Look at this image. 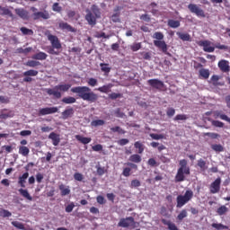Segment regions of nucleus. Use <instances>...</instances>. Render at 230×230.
Returning <instances> with one entry per match:
<instances>
[{"label": "nucleus", "mask_w": 230, "mask_h": 230, "mask_svg": "<svg viewBox=\"0 0 230 230\" xmlns=\"http://www.w3.org/2000/svg\"><path fill=\"white\" fill-rule=\"evenodd\" d=\"M71 93L78 94L81 100L89 102L90 103H96L98 102V94L93 92L88 86H75L71 88Z\"/></svg>", "instance_id": "1"}, {"label": "nucleus", "mask_w": 230, "mask_h": 230, "mask_svg": "<svg viewBox=\"0 0 230 230\" xmlns=\"http://www.w3.org/2000/svg\"><path fill=\"white\" fill-rule=\"evenodd\" d=\"M84 19L90 26H96L97 19H102V9L97 4H92L91 10L86 9Z\"/></svg>", "instance_id": "2"}, {"label": "nucleus", "mask_w": 230, "mask_h": 230, "mask_svg": "<svg viewBox=\"0 0 230 230\" xmlns=\"http://www.w3.org/2000/svg\"><path fill=\"white\" fill-rule=\"evenodd\" d=\"M180 168L177 170V173L174 177L175 182H184L186 181V175H190V169L188 166V160L182 159L179 161Z\"/></svg>", "instance_id": "3"}, {"label": "nucleus", "mask_w": 230, "mask_h": 230, "mask_svg": "<svg viewBox=\"0 0 230 230\" xmlns=\"http://www.w3.org/2000/svg\"><path fill=\"white\" fill-rule=\"evenodd\" d=\"M47 39L51 44V47H49L48 53L49 55H60V51L62 50V42H60L58 36L49 33L47 35Z\"/></svg>", "instance_id": "4"}, {"label": "nucleus", "mask_w": 230, "mask_h": 230, "mask_svg": "<svg viewBox=\"0 0 230 230\" xmlns=\"http://www.w3.org/2000/svg\"><path fill=\"white\" fill-rule=\"evenodd\" d=\"M69 89H71V84H61L56 85L53 89H47L46 93L49 94V96H54V98H57V100H60V98H62V93H67Z\"/></svg>", "instance_id": "5"}, {"label": "nucleus", "mask_w": 230, "mask_h": 230, "mask_svg": "<svg viewBox=\"0 0 230 230\" xmlns=\"http://www.w3.org/2000/svg\"><path fill=\"white\" fill-rule=\"evenodd\" d=\"M153 39H155L153 43L155 48H158V49H161L163 53L165 55H170L168 53V45L166 44V41H164V34L161 31H156L153 34Z\"/></svg>", "instance_id": "6"}, {"label": "nucleus", "mask_w": 230, "mask_h": 230, "mask_svg": "<svg viewBox=\"0 0 230 230\" xmlns=\"http://www.w3.org/2000/svg\"><path fill=\"white\" fill-rule=\"evenodd\" d=\"M193 199V190H187L184 193V195H178L176 198V208H182L183 206H186L190 200Z\"/></svg>", "instance_id": "7"}, {"label": "nucleus", "mask_w": 230, "mask_h": 230, "mask_svg": "<svg viewBox=\"0 0 230 230\" xmlns=\"http://www.w3.org/2000/svg\"><path fill=\"white\" fill-rule=\"evenodd\" d=\"M36 7H31V12H33L32 13V19L33 21H39V19H43V21H48V19H51V14H49V12L47 10L37 12Z\"/></svg>", "instance_id": "8"}, {"label": "nucleus", "mask_w": 230, "mask_h": 230, "mask_svg": "<svg viewBox=\"0 0 230 230\" xmlns=\"http://www.w3.org/2000/svg\"><path fill=\"white\" fill-rule=\"evenodd\" d=\"M147 84L153 89H156V91L162 92L166 90L164 83L159 79H149L147 80Z\"/></svg>", "instance_id": "9"}, {"label": "nucleus", "mask_w": 230, "mask_h": 230, "mask_svg": "<svg viewBox=\"0 0 230 230\" xmlns=\"http://www.w3.org/2000/svg\"><path fill=\"white\" fill-rule=\"evenodd\" d=\"M188 9L190 10V13H195L197 17H206V13L202 8L199 7L196 4H190L188 5Z\"/></svg>", "instance_id": "10"}, {"label": "nucleus", "mask_w": 230, "mask_h": 230, "mask_svg": "<svg viewBox=\"0 0 230 230\" xmlns=\"http://www.w3.org/2000/svg\"><path fill=\"white\" fill-rule=\"evenodd\" d=\"M199 46L203 48V51L205 53H213L215 51V47H213V43L208 40L199 41Z\"/></svg>", "instance_id": "11"}, {"label": "nucleus", "mask_w": 230, "mask_h": 230, "mask_svg": "<svg viewBox=\"0 0 230 230\" xmlns=\"http://www.w3.org/2000/svg\"><path fill=\"white\" fill-rule=\"evenodd\" d=\"M129 161L130 163L126 164L127 166H130L133 170H137V164L138 163H141L142 158L141 155L135 154L129 156ZM134 163H136L137 164Z\"/></svg>", "instance_id": "12"}, {"label": "nucleus", "mask_w": 230, "mask_h": 230, "mask_svg": "<svg viewBox=\"0 0 230 230\" xmlns=\"http://www.w3.org/2000/svg\"><path fill=\"white\" fill-rule=\"evenodd\" d=\"M14 12L22 21H30V12L24 8H16Z\"/></svg>", "instance_id": "13"}, {"label": "nucleus", "mask_w": 230, "mask_h": 230, "mask_svg": "<svg viewBox=\"0 0 230 230\" xmlns=\"http://www.w3.org/2000/svg\"><path fill=\"white\" fill-rule=\"evenodd\" d=\"M56 112H58V107L41 108L39 110L38 116H48V114H55Z\"/></svg>", "instance_id": "14"}, {"label": "nucleus", "mask_w": 230, "mask_h": 230, "mask_svg": "<svg viewBox=\"0 0 230 230\" xmlns=\"http://www.w3.org/2000/svg\"><path fill=\"white\" fill-rule=\"evenodd\" d=\"M134 224H135L134 217H128L126 218H121L118 223V226L119 227H130L134 226Z\"/></svg>", "instance_id": "15"}, {"label": "nucleus", "mask_w": 230, "mask_h": 230, "mask_svg": "<svg viewBox=\"0 0 230 230\" xmlns=\"http://www.w3.org/2000/svg\"><path fill=\"white\" fill-rule=\"evenodd\" d=\"M37 75H39V71L33 70V69H30L23 72V76H24L23 82L25 83L33 82V78H31V76H37Z\"/></svg>", "instance_id": "16"}, {"label": "nucleus", "mask_w": 230, "mask_h": 230, "mask_svg": "<svg viewBox=\"0 0 230 230\" xmlns=\"http://www.w3.org/2000/svg\"><path fill=\"white\" fill-rule=\"evenodd\" d=\"M222 180L220 178H217L210 185V193H218L220 191V184Z\"/></svg>", "instance_id": "17"}, {"label": "nucleus", "mask_w": 230, "mask_h": 230, "mask_svg": "<svg viewBox=\"0 0 230 230\" xmlns=\"http://www.w3.org/2000/svg\"><path fill=\"white\" fill-rule=\"evenodd\" d=\"M217 66L220 71H222V73H229L230 71L229 61L226 59H222L218 62Z\"/></svg>", "instance_id": "18"}, {"label": "nucleus", "mask_w": 230, "mask_h": 230, "mask_svg": "<svg viewBox=\"0 0 230 230\" xmlns=\"http://www.w3.org/2000/svg\"><path fill=\"white\" fill-rule=\"evenodd\" d=\"M49 139H51L52 141V145L54 146H58V145L60 144V135L55 133V132H51L49 135Z\"/></svg>", "instance_id": "19"}, {"label": "nucleus", "mask_w": 230, "mask_h": 230, "mask_svg": "<svg viewBox=\"0 0 230 230\" xmlns=\"http://www.w3.org/2000/svg\"><path fill=\"white\" fill-rule=\"evenodd\" d=\"M60 30H66V31H70L71 33H76V29L73 26L69 25L67 22H61L58 24Z\"/></svg>", "instance_id": "20"}, {"label": "nucleus", "mask_w": 230, "mask_h": 230, "mask_svg": "<svg viewBox=\"0 0 230 230\" xmlns=\"http://www.w3.org/2000/svg\"><path fill=\"white\" fill-rule=\"evenodd\" d=\"M58 190L60 191L61 197H66L71 194V189H69V186H66L64 183H61L58 186Z\"/></svg>", "instance_id": "21"}, {"label": "nucleus", "mask_w": 230, "mask_h": 230, "mask_svg": "<svg viewBox=\"0 0 230 230\" xmlns=\"http://www.w3.org/2000/svg\"><path fill=\"white\" fill-rule=\"evenodd\" d=\"M30 177V173L28 172H24L22 176L18 179V184L21 188H26V179Z\"/></svg>", "instance_id": "22"}, {"label": "nucleus", "mask_w": 230, "mask_h": 230, "mask_svg": "<svg viewBox=\"0 0 230 230\" xmlns=\"http://www.w3.org/2000/svg\"><path fill=\"white\" fill-rule=\"evenodd\" d=\"M112 87H114L113 84H108L97 88V91H99V93H104V94H107L108 93H111V89H112Z\"/></svg>", "instance_id": "23"}, {"label": "nucleus", "mask_w": 230, "mask_h": 230, "mask_svg": "<svg viewBox=\"0 0 230 230\" xmlns=\"http://www.w3.org/2000/svg\"><path fill=\"white\" fill-rule=\"evenodd\" d=\"M74 114L75 110L73 108H68L61 113V116L63 119H67L68 118H72Z\"/></svg>", "instance_id": "24"}, {"label": "nucleus", "mask_w": 230, "mask_h": 230, "mask_svg": "<svg viewBox=\"0 0 230 230\" xmlns=\"http://www.w3.org/2000/svg\"><path fill=\"white\" fill-rule=\"evenodd\" d=\"M176 35L182 40L183 42H191V36L189 33L184 32H177Z\"/></svg>", "instance_id": "25"}, {"label": "nucleus", "mask_w": 230, "mask_h": 230, "mask_svg": "<svg viewBox=\"0 0 230 230\" xmlns=\"http://www.w3.org/2000/svg\"><path fill=\"white\" fill-rule=\"evenodd\" d=\"M7 110H4L1 113H0V119H8V118H13V116H15V113L12 111H9L6 112Z\"/></svg>", "instance_id": "26"}, {"label": "nucleus", "mask_w": 230, "mask_h": 230, "mask_svg": "<svg viewBox=\"0 0 230 230\" xmlns=\"http://www.w3.org/2000/svg\"><path fill=\"white\" fill-rule=\"evenodd\" d=\"M75 139L77 141H79L80 143H82L83 145H89V143H91V141H93V139L91 137H82L81 135H76Z\"/></svg>", "instance_id": "27"}, {"label": "nucleus", "mask_w": 230, "mask_h": 230, "mask_svg": "<svg viewBox=\"0 0 230 230\" xmlns=\"http://www.w3.org/2000/svg\"><path fill=\"white\" fill-rule=\"evenodd\" d=\"M164 226H167L169 230H179L175 223H172L170 220L162 219Z\"/></svg>", "instance_id": "28"}, {"label": "nucleus", "mask_w": 230, "mask_h": 230, "mask_svg": "<svg viewBox=\"0 0 230 230\" xmlns=\"http://www.w3.org/2000/svg\"><path fill=\"white\" fill-rule=\"evenodd\" d=\"M101 71L104 73L105 76H109V73H111V66L107 63H101L100 64Z\"/></svg>", "instance_id": "29"}, {"label": "nucleus", "mask_w": 230, "mask_h": 230, "mask_svg": "<svg viewBox=\"0 0 230 230\" xmlns=\"http://www.w3.org/2000/svg\"><path fill=\"white\" fill-rule=\"evenodd\" d=\"M214 118L217 119H223V121H227L228 117L227 115L224 114V112H222V111H214Z\"/></svg>", "instance_id": "30"}, {"label": "nucleus", "mask_w": 230, "mask_h": 230, "mask_svg": "<svg viewBox=\"0 0 230 230\" xmlns=\"http://www.w3.org/2000/svg\"><path fill=\"white\" fill-rule=\"evenodd\" d=\"M33 60H46L48 54L45 52H38L32 56Z\"/></svg>", "instance_id": "31"}, {"label": "nucleus", "mask_w": 230, "mask_h": 230, "mask_svg": "<svg viewBox=\"0 0 230 230\" xmlns=\"http://www.w3.org/2000/svg\"><path fill=\"white\" fill-rule=\"evenodd\" d=\"M19 154L23 155V157H28L30 155V148H28L26 146H22L19 147Z\"/></svg>", "instance_id": "32"}, {"label": "nucleus", "mask_w": 230, "mask_h": 230, "mask_svg": "<svg viewBox=\"0 0 230 230\" xmlns=\"http://www.w3.org/2000/svg\"><path fill=\"white\" fill-rule=\"evenodd\" d=\"M19 193L20 195H22V197H24V199H27V200H33V198L31 197V195H30V192H28V190L20 189Z\"/></svg>", "instance_id": "33"}, {"label": "nucleus", "mask_w": 230, "mask_h": 230, "mask_svg": "<svg viewBox=\"0 0 230 230\" xmlns=\"http://www.w3.org/2000/svg\"><path fill=\"white\" fill-rule=\"evenodd\" d=\"M62 102L66 103V105H70L71 103H76V98L71 96L64 97L62 99Z\"/></svg>", "instance_id": "34"}, {"label": "nucleus", "mask_w": 230, "mask_h": 230, "mask_svg": "<svg viewBox=\"0 0 230 230\" xmlns=\"http://www.w3.org/2000/svg\"><path fill=\"white\" fill-rule=\"evenodd\" d=\"M0 15H9V17H13V13H12V11L3 6H1L0 8Z\"/></svg>", "instance_id": "35"}, {"label": "nucleus", "mask_w": 230, "mask_h": 230, "mask_svg": "<svg viewBox=\"0 0 230 230\" xmlns=\"http://www.w3.org/2000/svg\"><path fill=\"white\" fill-rule=\"evenodd\" d=\"M199 76H201L205 80H208V78H209V70L206 68H201L199 70Z\"/></svg>", "instance_id": "36"}, {"label": "nucleus", "mask_w": 230, "mask_h": 230, "mask_svg": "<svg viewBox=\"0 0 230 230\" xmlns=\"http://www.w3.org/2000/svg\"><path fill=\"white\" fill-rule=\"evenodd\" d=\"M167 24L169 28H179V26H181V22L175 20H168Z\"/></svg>", "instance_id": "37"}, {"label": "nucleus", "mask_w": 230, "mask_h": 230, "mask_svg": "<svg viewBox=\"0 0 230 230\" xmlns=\"http://www.w3.org/2000/svg\"><path fill=\"white\" fill-rule=\"evenodd\" d=\"M211 149L214 152H224V146H222L220 144H212L211 145Z\"/></svg>", "instance_id": "38"}, {"label": "nucleus", "mask_w": 230, "mask_h": 230, "mask_svg": "<svg viewBox=\"0 0 230 230\" xmlns=\"http://www.w3.org/2000/svg\"><path fill=\"white\" fill-rule=\"evenodd\" d=\"M25 66H27L28 67H37L39 66H41V64L40 61H37V60H29L27 61Z\"/></svg>", "instance_id": "39"}, {"label": "nucleus", "mask_w": 230, "mask_h": 230, "mask_svg": "<svg viewBox=\"0 0 230 230\" xmlns=\"http://www.w3.org/2000/svg\"><path fill=\"white\" fill-rule=\"evenodd\" d=\"M211 226L214 227V229H217V230L229 229V226H225L221 223H219V224L218 223H213L211 225Z\"/></svg>", "instance_id": "40"}, {"label": "nucleus", "mask_w": 230, "mask_h": 230, "mask_svg": "<svg viewBox=\"0 0 230 230\" xmlns=\"http://www.w3.org/2000/svg\"><path fill=\"white\" fill-rule=\"evenodd\" d=\"M20 31L22 32V35H33V30L28 29L26 27H21Z\"/></svg>", "instance_id": "41"}, {"label": "nucleus", "mask_w": 230, "mask_h": 230, "mask_svg": "<svg viewBox=\"0 0 230 230\" xmlns=\"http://www.w3.org/2000/svg\"><path fill=\"white\" fill-rule=\"evenodd\" d=\"M92 127H103L105 125V120L103 119H95L91 123Z\"/></svg>", "instance_id": "42"}, {"label": "nucleus", "mask_w": 230, "mask_h": 230, "mask_svg": "<svg viewBox=\"0 0 230 230\" xmlns=\"http://www.w3.org/2000/svg\"><path fill=\"white\" fill-rule=\"evenodd\" d=\"M208 121L211 122L213 127H217V128H223V127H224V122H222L220 120H213V119H208Z\"/></svg>", "instance_id": "43"}, {"label": "nucleus", "mask_w": 230, "mask_h": 230, "mask_svg": "<svg viewBox=\"0 0 230 230\" xmlns=\"http://www.w3.org/2000/svg\"><path fill=\"white\" fill-rule=\"evenodd\" d=\"M135 148L138 150V154H143V152H145V146H143V144L139 141L135 142Z\"/></svg>", "instance_id": "44"}, {"label": "nucleus", "mask_w": 230, "mask_h": 230, "mask_svg": "<svg viewBox=\"0 0 230 230\" xmlns=\"http://www.w3.org/2000/svg\"><path fill=\"white\" fill-rule=\"evenodd\" d=\"M188 119V115L186 114H178L174 117V121H186Z\"/></svg>", "instance_id": "45"}, {"label": "nucleus", "mask_w": 230, "mask_h": 230, "mask_svg": "<svg viewBox=\"0 0 230 230\" xmlns=\"http://www.w3.org/2000/svg\"><path fill=\"white\" fill-rule=\"evenodd\" d=\"M12 226H13V227H16V229L26 230L24 225L19 221H13Z\"/></svg>", "instance_id": "46"}, {"label": "nucleus", "mask_w": 230, "mask_h": 230, "mask_svg": "<svg viewBox=\"0 0 230 230\" xmlns=\"http://www.w3.org/2000/svg\"><path fill=\"white\" fill-rule=\"evenodd\" d=\"M198 166L199 168H200V170H202L203 172L205 170H208V167L206 166V161H204L202 158H200L199 160H198Z\"/></svg>", "instance_id": "47"}, {"label": "nucleus", "mask_w": 230, "mask_h": 230, "mask_svg": "<svg viewBox=\"0 0 230 230\" xmlns=\"http://www.w3.org/2000/svg\"><path fill=\"white\" fill-rule=\"evenodd\" d=\"M217 215H219L220 217H222V215H226V213H227V208L226 206H221L217 208Z\"/></svg>", "instance_id": "48"}, {"label": "nucleus", "mask_w": 230, "mask_h": 230, "mask_svg": "<svg viewBox=\"0 0 230 230\" xmlns=\"http://www.w3.org/2000/svg\"><path fill=\"white\" fill-rule=\"evenodd\" d=\"M87 84L90 87H96L98 85V79L91 77L88 79Z\"/></svg>", "instance_id": "49"}, {"label": "nucleus", "mask_w": 230, "mask_h": 230, "mask_svg": "<svg viewBox=\"0 0 230 230\" xmlns=\"http://www.w3.org/2000/svg\"><path fill=\"white\" fill-rule=\"evenodd\" d=\"M188 217V211L186 209H182L180 214L177 216L178 220H184Z\"/></svg>", "instance_id": "50"}, {"label": "nucleus", "mask_w": 230, "mask_h": 230, "mask_svg": "<svg viewBox=\"0 0 230 230\" xmlns=\"http://www.w3.org/2000/svg\"><path fill=\"white\" fill-rule=\"evenodd\" d=\"M111 132H118V134H125V129L121 128L119 126H116L113 128H111Z\"/></svg>", "instance_id": "51"}, {"label": "nucleus", "mask_w": 230, "mask_h": 230, "mask_svg": "<svg viewBox=\"0 0 230 230\" xmlns=\"http://www.w3.org/2000/svg\"><path fill=\"white\" fill-rule=\"evenodd\" d=\"M140 49H141V42L133 43V44L130 46V49H131V51H133V52L139 51Z\"/></svg>", "instance_id": "52"}, {"label": "nucleus", "mask_w": 230, "mask_h": 230, "mask_svg": "<svg viewBox=\"0 0 230 230\" xmlns=\"http://www.w3.org/2000/svg\"><path fill=\"white\" fill-rule=\"evenodd\" d=\"M110 100H118V98H123V94L117 93H111L109 94Z\"/></svg>", "instance_id": "53"}, {"label": "nucleus", "mask_w": 230, "mask_h": 230, "mask_svg": "<svg viewBox=\"0 0 230 230\" xmlns=\"http://www.w3.org/2000/svg\"><path fill=\"white\" fill-rule=\"evenodd\" d=\"M141 186V181L137 179L132 180L130 183V188H139Z\"/></svg>", "instance_id": "54"}, {"label": "nucleus", "mask_w": 230, "mask_h": 230, "mask_svg": "<svg viewBox=\"0 0 230 230\" xmlns=\"http://www.w3.org/2000/svg\"><path fill=\"white\" fill-rule=\"evenodd\" d=\"M53 12H57L58 13H60L62 12V6L58 3H54L52 5Z\"/></svg>", "instance_id": "55"}, {"label": "nucleus", "mask_w": 230, "mask_h": 230, "mask_svg": "<svg viewBox=\"0 0 230 230\" xmlns=\"http://www.w3.org/2000/svg\"><path fill=\"white\" fill-rule=\"evenodd\" d=\"M150 137H152V139H155V140L164 139V135L151 133Z\"/></svg>", "instance_id": "56"}, {"label": "nucleus", "mask_w": 230, "mask_h": 230, "mask_svg": "<svg viewBox=\"0 0 230 230\" xmlns=\"http://www.w3.org/2000/svg\"><path fill=\"white\" fill-rule=\"evenodd\" d=\"M0 215L4 218H7V217H12V212H10V211H8L6 209H2V211H0Z\"/></svg>", "instance_id": "57"}, {"label": "nucleus", "mask_w": 230, "mask_h": 230, "mask_svg": "<svg viewBox=\"0 0 230 230\" xmlns=\"http://www.w3.org/2000/svg\"><path fill=\"white\" fill-rule=\"evenodd\" d=\"M130 172H132V169L130 167H125L122 171V175L124 177H130Z\"/></svg>", "instance_id": "58"}, {"label": "nucleus", "mask_w": 230, "mask_h": 230, "mask_svg": "<svg viewBox=\"0 0 230 230\" xmlns=\"http://www.w3.org/2000/svg\"><path fill=\"white\" fill-rule=\"evenodd\" d=\"M75 181H78L79 182H82L84 181V174L80 172H75L74 174Z\"/></svg>", "instance_id": "59"}, {"label": "nucleus", "mask_w": 230, "mask_h": 230, "mask_svg": "<svg viewBox=\"0 0 230 230\" xmlns=\"http://www.w3.org/2000/svg\"><path fill=\"white\" fill-rule=\"evenodd\" d=\"M140 55H142L144 60H152V53L150 52H141Z\"/></svg>", "instance_id": "60"}, {"label": "nucleus", "mask_w": 230, "mask_h": 230, "mask_svg": "<svg viewBox=\"0 0 230 230\" xmlns=\"http://www.w3.org/2000/svg\"><path fill=\"white\" fill-rule=\"evenodd\" d=\"M166 115L168 118H173L175 116V110L173 108H167Z\"/></svg>", "instance_id": "61"}, {"label": "nucleus", "mask_w": 230, "mask_h": 230, "mask_svg": "<svg viewBox=\"0 0 230 230\" xmlns=\"http://www.w3.org/2000/svg\"><path fill=\"white\" fill-rule=\"evenodd\" d=\"M210 80H211L213 85H220L218 84V80H220V76L214 75L211 76Z\"/></svg>", "instance_id": "62"}, {"label": "nucleus", "mask_w": 230, "mask_h": 230, "mask_svg": "<svg viewBox=\"0 0 230 230\" xmlns=\"http://www.w3.org/2000/svg\"><path fill=\"white\" fill-rule=\"evenodd\" d=\"M111 21L112 22H120L121 20L119 19V13H116L111 15Z\"/></svg>", "instance_id": "63"}, {"label": "nucleus", "mask_w": 230, "mask_h": 230, "mask_svg": "<svg viewBox=\"0 0 230 230\" xmlns=\"http://www.w3.org/2000/svg\"><path fill=\"white\" fill-rule=\"evenodd\" d=\"M205 136H208V137H211V139H217V137H220V135L218 133L211 132L205 133Z\"/></svg>", "instance_id": "64"}]
</instances>
